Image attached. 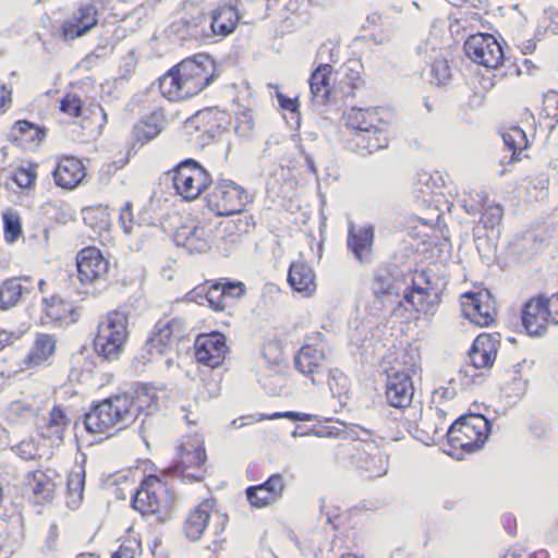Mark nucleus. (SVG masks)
I'll return each mask as SVG.
<instances>
[{
  "mask_svg": "<svg viewBox=\"0 0 558 558\" xmlns=\"http://www.w3.org/2000/svg\"><path fill=\"white\" fill-rule=\"evenodd\" d=\"M219 76L220 71L215 59L199 53L171 66L158 78V88L165 99L180 102L199 95Z\"/></svg>",
  "mask_w": 558,
  "mask_h": 558,
  "instance_id": "1",
  "label": "nucleus"
},
{
  "mask_svg": "<svg viewBox=\"0 0 558 558\" xmlns=\"http://www.w3.org/2000/svg\"><path fill=\"white\" fill-rule=\"evenodd\" d=\"M125 392L95 402L85 414V429L98 437H109L134 424Z\"/></svg>",
  "mask_w": 558,
  "mask_h": 558,
  "instance_id": "2",
  "label": "nucleus"
},
{
  "mask_svg": "<svg viewBox=\"0 0 558 558\" xmlns=\"http://www.w3.org/2000/svg\"><path fill=\"white\" fill-rule=\"evenodd\" d=\"M492 432L490 422L482 414L459 416L446 430L449 453L457 458L482 449Z\"/></svg>",
  "mask_w": 558,
  "mask_h": 558,
  "instance_id": "3",
  "label": "nucleus"
},
{
  "mask_svg": "<svg viewBox=\"0 0 558 558\" xmlns=\"http://www.w3.org/2000/svg\"><path fill=\"white\" fill-rule=\"evenodd\" d=\"M207 452L205 441L197 435H185L175 445L168 472L183 483H196L206 477Z\"/></svg>",
  "mask_w": 558,
  "mask_h": 558,
  "instance_id": "4",
  "label": "nucleus"
},
{
  "mask_svg": "<svg viewBox=\"0 0 558 558\" xmlns=\"http://www.w3.org/2000/svg\"><path fill=\"white\" fill-rule=\"evenodd\" d=\"M129 339V317L119 310L108 312L99 322L93 340L97 356L107 362L120 357Z\"/></svg>",
  "mask_w": 558,
  "mask_h": 558,
  "instance_id": "5",
  "label": "nucleus"
},
{
  "mask_svg": "<svg viewBox=\"0 0 558 558\" xmlns=\"http://www.w3.org/2000/svg\"><path fill=\"white\" fill-rule=\"evenodd\" d=\"M145 475L132 497L133 508L142 514L159 513L169 504L171 494L168 483V470H159L145 463Z\"/></svg>",
  "mask_w": 558,
  "mask_h": 558,
  "instance_id": "6",
  "label": "nucleus"
},
{
  "mask_svg": "<svg viewBox=\"0 0 558 558\" xmlns=\"http://www.w3.org/2000/svg\"><path fill=\"white\" fill-rule=\"evenodd\" d=\"M245 283L229 278L205 280L189 292L192 301L206 305L216 313H223L245 296Z\"/></svg>",
  "mask_w": 558,
  "mask_h": 558,
  "instance_id": "7",
  "label": "nucleus"
},
{
  "mask_svg": "<svg viewBox=\"0 0 558 558\" xmlns=\"http://www.w3.org/2000/svg\"><path fill=\"white\" fill-rule=\"evenodd\" d=\"M174 193L184 202L198 199L213 183L210 172L192 158L184 159L167 172Z\"/></svg>",
  "mask_w": 558,
  "mask_h": 558,
  "instance_id": "8",
  "label": "nucleus"
},
{
  "mask_svg": "<svg viewBox=\"0 0 558 558\" xmlns=\"http://www.w3.org/2000/svg\"><path fill=\"white\" fill-rule=\"evenodd\" d=\"M251 202L243 186L223 179L213 181L204 196L205 207L216 217L241 215Z\"/></svg>",
  "mask_w": 558,
  "mask_h": 558,
  "instance_id": "9",
  "label": "nucleus"
},
{
  "mask_svg": "<svg viewBox=\"0 0 558 558\" xmlns=\"http://www.w3.org/2000/svg\"><path fill=\"white\" fill-rule=\"evenodd\" d=\"M229 116L215 108L198 110L184 125L189 141L195 146L205 147L220 137L228 128Z\"/></svg>",
  "mask_w": 558,
  "mask_h": 558,
  "instance_id": "10",
  "label": "nucleus"
},
{
  "mask_svg": "<svg viewBox=\"0 0 558 558\" xmlns=\"http://www.w3.org/2000/svg\"><path fill=\"white\" fill-rule=\"evenodd\" d=\"M463 51L473 63L486 69L498 70L507 62L501 44L489 33L469 35L463 43Z\"/></svg>",
  "mask_w": 558,
  "mask_h": 558,
  "instance_id": "11",
  "label": "nucleus"
},
{
  "mask_svg": "<svg viewBox=\"0 0 558 558\" xmlns=\"http://www.w3.org/2000/svg\"><path fill=\"white\" fill-rule=\"evenodd\" d=\"M187 337V327L182 318L159 319L145 342V350L150 357L165 355Z\"/></svg>",
  "mask_w": 558,
  "mask_h": 558,
  "instance_id": "12",
  "label": "nucleus"
},
{
  "mask_svg": "<svg viewBox=\"0 0 558 558\" xmlns=\"http://www.w3.org/2000/svg\"><path fill=\"white\" fill-rule=\"evenodd\" d=\"M76 278L83 287H94L108 279L110 260L94 245L81 248L75 256Z\"/></svg>",
  "mask_w": 558,
  "mask_h": 558,
  "instance_id": "13",
  "label": "nucleus"
},
{
  "mask_svg": "<svg viewBox=\"0 0 558 558\" xmlns=\"http://www.w3.org/2000/svg\"><path fill=\"white\" fill-rule=\"evenodd\" d=\"M58 348V338L53 333L36 332L33 341L22 359L15 374L36 373L50 367L53 363Z\"/></svg>",
  "mask_w": 558,
  "mask_h": 558,
  "instance_id": "14",
  "label": "nucleus"
},
{
  "mask_svg": "<svg viewBox=\"0 0 558 558\" xmlns=\"http://www.w3.org/2000/svg\"><path fill=\"white\" fill-rule=\"evenodd\" d=\"M325 341L322 333L310 337L294 356L298 372L317 384L326 371Z\"/></svg>",
  "mask_w": 558,
  "mask_h": 558,
  "instance_id": "15",
  "label": "nucleus"
},
{
  "mask_svg": "<svg viewBox=\"0 0 558 558\" xmlns=\"http://www.w3.org/2000/svg\"><path fill=\"white\" fill-rule=\"evenodd\" d=\"M400 306L410 312L409 319H418L421 314H426L433 306V284L427 274L415 270L411 284L405 289Z\"/></svg>",
  "mask_w": 558,
  "mask_h": 558,
  "instance_id": "16",
  "label": "nucleus"
},
{
  "mask_svg": "<svg viewBox=\"0 0 558 558\" xmlns=\"http://www.w3.org/2000/svg\"><path fill=\"white\" fill-rule=\"evenodd\" d=\"M22 496L32 505L45 506L52 502L57 483L50 470L27 471L21 481Z\"/></svg>",
  "mask_w": 558,
  "mask_h": 558,
  "instance_id": "17",
  "label": "nucleus"
},
{
  "mask_svg": "<svg viewBox=\"0 0 558 558\" xmlns=\"http://www.w3.org/2000/svg\"><path fill=\"white\" fill-rule=\"evenodd\" d=\"M99 21V10L95 2H78L71 15L59 27L60 37L64 41H73L88 34Z\"/></svg>",
  "mask_w": 558,
  "mask_h": 558,
  "instance_id": "18",
  "label": "nucleus"
},
{
  "mask_svg": "<svg viewBox=\"0 0 558 558\" xmlns=\"http://www.w3.org/2000/svg\"><path fill=\"white\" fill-rule=\"evenodd\" d=\"M460 304L463 315L476 326H490L497 317L495 300L487 290L461 294Z\"/></svg>",
  "mask_w": 558,
  "mask_h": 558,
  "instance_id": "19",
  "label": "nucleus"
},
{
  "mask_svg": "<svg viewBox=\"0 0 558 558\" xmlns=\"http://www.w3.org/2000/svg\"><path fill=\"white\" fill-rule=\"evenodd\" d=\"M395 114L391 109L384 106L351 107L345 112L347 126L356 133L369 132L383 126H391Z\"/></svg>",
  "mask_w": 558,
  "mask_h": 558,
  "instance_id": "20",
  "label": "nucleus"
},
{
  "mask_svg": "<svg viewBox=\"0 0 558 558\" xmlns=\"http://www.w3.org/2000/svg\"><path fill=\"white\" fill-rule=\"evenodd\" d=\"M229 354L226 336L220 331H211L196 336L194 341L195 360L209 368L223 364Z\"/></svg>",
  "mask_w": 558,
  "mask_h": 558,
  "instance_id": "21",
  "label": "nucleus"
},
{
  "mask_svg": "<svg viewBox=\"0 0 558 558\" xmlns=\"http://www.w3.org/2000/svg\"><path fill=\"white\" fill-rule=\"evenodd\" d=\"M51 174L56 186L64 191H73L86 180L88 172L83 159L63 154L56 158Z\"/></svg>",
  "mask_w": 558,
  "mask_h": 558,
  "instance_id": "22",
  "label": "nucleus"
},
{
  "mask_svg": "<svg viewBox=\"0 0 558 558\" xmlns=\"http://www.w3.org/2000/svg\"><path fill=\"white\" fill-rule=\"evenodd\" d=\"M216 508L217 499L213 496L202 498L193 505L182 522L184 536L192 542L199 541L208 529Z\"/></svg>",
  "mask_w": 558,
  "mask_h": 558,
  "instance_id": "23",
  "label": "nucleus"
},
{
  "mask_svg": "<svg viewBox=\"0 0 558 558\" xmlns=\"http://www.w3.org/2000/svg\"><path fill=\"white\" fill-rule=\"evenodd\" d=\"M308 84L311 100L318 106L330 105L340 94L333 68L329 63L318 64L311 73Z\"/></svg>",
  "mask_w": 558,
  "mask_h": 558,
  "instance_id": "24",
  "label": "nucleus"
},
{
  "mask_svg": "<svg viewBox=\"0 0 558 558\" xmlns=\"http://www.w3.org/2000/svg\"><path fill=\"white\" fill-rule=\"evenodd\" d=\"M287 486L286 477L280 473H275L265 482L248 486L245 489L246 499L253 508H266L283 497Z\"/></svg>",
  "mask_w": 558,
  "mask_h": 558,
  "instance_id": "25",
  "label": "nucleus"
},
{
  "mask_svg": "<svg viewBox=\"0 0 558 558\" xmlns=\"http://www.w3.org/2000/svg\"><path fill=\"white\" fill-rule=\"evenodd\" d=\"M43 319L53 326H70L78 319V307L61 294L44 296L41 301Z\"/></svg>",
  "mask_w": 558,
  "mask_h": 558,
  "instance_id": "26",
  "label": "nucleus"
},
{
  "mask_svg": "<svg viewBox=\"0 0 558 558\" xmlns=\"http://www.w3.org/2000/svg\"><path fill=\"white\" fill-rule=\"evenodd\" d=\"M521 324L530 336H542L550 325L545 294L529 298L521 307Z\"/></svg>",
  "mask_w": 558,
  "mask_h": 558,
  "instance_id": "27",
  "label": "nucleus"
},
{
  "mask_svg": "<svg viewBox=\"0 0 558 558\" xmlns=\"http://www.w3.org/2000/svg\"><path fill=\"white\" fill-rule=\"evenodd\" d=\"M175 243L184 247L191 254L208 252L210 248V225L198 221L195 225H183L175 230Z\"/></svg>",
  "mask_w": 558,
  "mask_h": 558,
  "instance_id": "28",
  "label": "nucleus"
},
{
  "mask_svg": "<svg viewBox=\"0 0 558 558\" xmlns=\"http://www.w3.org/2000/svg\"><path fill=\"white\" fill-rule=\"evenodd\" d=\"M287 282L293 292L303 298H311L317 290V274L307 259L300 257L291 262Z\"/></svg>",
  "mask_w": 558,
  "mask_h": 558,
  "instance_id": "29",
  "label": "nucleus"
},
{
  "mask_svg": "<svg viewBox=\"0 0 558 558\" xmlns=\"http://www.w3.org/2000/svg\"><path fill=\"white\" fill-rule=\"evenodd\" d=\"M47 137V129L28 120H19L9 131L10 143L26 151H37Z\"/></svg>",
  "mask_w": 558,
  "mask_h": 558,
  "instance_id": "30",
  "label": "nucleus"
},
{
  "mask_svg": "<svg viewBox=\"0 0 558 558\" xmlns=\"http://www.w3.org/2000/svg\"><path fill=\"white\" fill-rule=\"evenodd\" d=\"M71 418L66 410L61 404H54L37 425V433L52 446H59L63 442L65 432L69 428Z\"/></svg>",
  "mask_w": 558,
  "mask_h": 558,
  "instance_id": "31",
  "label": "nucleus"
},
{
  "mask_svg": "<svg viewBox=\"0 0 558 558\" xmlns=\"http://www.w3.org/2000/svg\"><path fill=\"white\" fill-rule=\"evenodd\" d=\"M413 379L397 374H385L384 396L387 404L404 410L412 404L414 397Z\"/></svg>",
  "mask_w": 558,
  "mask_h": 558,
  "instance_id": "32",
  "label": "nucleus"
},
{
  "mask_svg": "<svg viewBox=\"0 0 558 558\" xmlns=\"http://www.w3.org/2000/svg\"><path fill=\"white\" fill-rule=\"evenodd\" d=\"M352 459L355 468L367 480H374L387 473L388 459L375 446L357 450Z\"/></svg>",
  "mask_w": 558,
  "mask_h": 558,
  "instance_id": "33",
  "label": "nucleus"
},
{
  "mask_svg": "<svg viewBox=\"0 0 558 558\" xmlns=\"http://www.w3.org/2000/svg\"><path fill=\"white\" fill-rule=\"evenodd\" d=\"M129 409L135 422L140 415H151L158 409V390L151 384H140L132 393L125 392Z\"/></svg>",
  "mask_w": 558,
  "mask_h": 558,
  "instance_id": "34",
  "label": "nucleus"
},
{
  "mask_svg": "<svg viewBox=\"0 0 558 558\" xmlns=\"http://www.w3.org/2000/svg\"><path fill=\"white\" fill-rule=\"evenodd\" d=\"M374 242L375 231L373 226H349L347 239L348 248L360 263L371 262Z\"/></svg>",
  "mask_w": 558,
  "mask_h": 558,
  "instance_id": "35",
  "label": "nucleus"
},
{
  "mask_svg": "<svg viewBox=\"0 0 558 558\" xmlns=\"http://www.w3.org/2000/svg\"><path fill=\"white\" fill-rule=\"evenodd\" d=\"M498 347L499 341L494 336L486 332L480 333L469 350V357L474 368H490L496 361Z\"/></svg>",
  "mask_w": 558,
  "mask_h": 558,
  "instance_id": "36",
  "label": "nucleus"
},
{
  "mask_svg": "<svg viewBox=\"0 0 558 558\" xmlns=\"http://www.w3.org/2000/svg\"><path fill=\"white\" fill-rule=\"evenodd\" d=\"M33 289L29 276H16L4 279L0 283V310L7 311L17 305Z\"/></svg>",
  "mask_w": 558,
  "mask_h": 558,
  "instance_id": "37",
  "label": "nucleus"
},
{
  "mask_svg": "<svg viewBox=\"0 0 558 558\" xmlns=\"http://www.w3.org/2000/svg\"><path fill=\"white\" fill-rule=\"evenodd\" d=\"M241 19L236 5L231 3L218 4L211 13L210 28L214 35L227 37L231 35Z\"/></svg>",
  "mask_w": 558,
  "mask_h": 558,
  "instance_id": "38",
  "label": "nucleus"
},
{
  "mask_svg": "<svg viewBox=\"0 0 558 558\" xmlns=\"http://www.w3.org/2000/svg\"><path fill=\"white\" fill-rule=\"evenodd\" d=\"M163 118L158 113H150L140 119L132 128L131 140L133 147H142L155 140L162 131Z\"/></svg>",
  "mask_w": 558,
  "mask_h": 558,
  "instance_id": "39",
  "label": "nucleus"
},
{
  "mask_svg": "<svg viewBox=\"0 0 558 558\" xmlns=\"http://www.w3.org/2000/svg\"><path fill=\"white\" fill-rule=\"evenodd\" d=\"M505 145L511 150L510 163L527 158L525 153L531 145L527 134L519 125L504 126L500 131Z\"/></svg>",
  "mask_w": 558,
  "mask_h": 558,
  "instance_id": "40",
  "label": "nucleus"
},
{
  "mask_svg": "<svg viewBox=\"0 0 558 558\" xmlns=\"http://www.w3.org/2000/svg\"><path fill=\"white\" fill-rule=\"evenodd\" d=\"M390 128L383 126L369 132L356 133L354 138L355 149L362 155H371L387 148Z\"/></svg>",
  "mask_w": 558,
  "mask_h": 558,
  "instance_id": "41",
  "label": "nucleus"
},
{
  "mask_svg": "<svg viewBox=\"0 0 558 558\" xmlns=\"http://www.w3.org/2000/svg\"><path fill=\"white\" fill-rule=\"evenodd\" d=\"M38 169L39 163L37 161H23L11 170L8 180L21 192H33L37 185Z\"/></svg>",
  "mask_w": 558,
  "mask_h": 558,
  "instance_id": "42",
  "label": "nucleus"
},
{
  "mask_svg": "<svg viewBox=\"0 0 558 558\" xmlns=\"http://www.w3.org/2000/svg\"><path fill=\"white\" fill-rule=\"evenodd\" d=\"M421 372L420 356L408 349L396 352L392 363L385 368V374L393 373L413 379Z\"/></svg>",
  "mask_w": 558,
  "mask_h": 558,
  "instance_id": "43",
  "label": "nucleus"
},
{
  "mask_svg": "<svg viewBox=\"0 0 558 558\" xmlns=\"http://www.w3.org/2000/svg\"><path fill=\"white\" fill-rule=\"evenodd\" d=\"M85 477L83 465H76L68 473L65 502L71 509L78 508L84 500Z\"/></svg>",
  "mask_w": 558,
  "mask_h": 558,
  "instance_id": "44",
  "label": "nucleus"
},
{
  "mask_svg": "<svg viewBox=\"0 0 558 558\" xmlns=\"http://www.w3.org/2000/svg\"><path fill=\"white\" fill-rule=\"evenodd\" d=\"M444 422L436 415H422L416 425V438L426 445L436 444L444 434Z\"/></svg>",
  "mask_w": 558,
  "mask_h": 558,
  "instance_id": "45",
  "label": "nucleus"
},
{
  "mask_svg": "<svg viewBox=\"0 0 558 558\" xmlns=\"http://www.w3.org/2000/svg\"><path fill=\"white\" fill-rule=\"evenodd\" d=\"M84 223L95 232L109 231L111 228L110 211L107 206L93 205L82 210Z\"/></svg>",
  "mask_w": 558,
  "mask_h": 558,
  "instance_id": "46",
  "label": "nucleus"
},
{
  "mask_svg": "<svg viewBox=\"0 0 558 558\" xmlns=\"http://www.w3.org/2000/svg\"><path fill=\"white\" fill-rule=\"evenodd\" d=\"M541 123L553 129L558 123V92L550 90L543 95L537 109Z\"/></svg>",
  "mask_w": 558,
  "mask_h": 558,
  "instance_id": "47",
  "label": "nucleus"
},
{
  "mask_svg": "<svg viewBox=\"0 0 558 558\" xmlns=\"http://www.w3.org/2000/svg\"><path fill=\"white\" fill-rule=\"evenodd\" d=\"M372 291L379 300L397 295L395 292V277L387 267H380L374 272Z\"/></svg>",
  "mask_w": 558,
  "mask_h": 558,
  "instance_id": "48",
  "label": "nucleus"
},
{
  "mask_svg": "<svg viewBox=\"0 0 558 558\" xmlns=\"http://www.w3.org/2000/svg\"><path fill=\"white\" fill-rule=\"evenodd\" d=\"M430 82L437 86L447 85L452 78V71L446 54L437 53L429 63Z\"/></svg>",
  "mask_w": 558,
  "mask_h": 558,
  "instance_id": "49",
  "label": "nucleus"
},
{
  "mask_svg": "<svg viewBox=\"0 0 558 558\" xmlns=\"http://www.w3.org/2000/svg\"><path fill=\"white\" fill-rule=\"evenodd\" d=\"M3 239L8 244L15 243L23 234L21 215L13 209L2 213Z\"/></svg>",
  "mask_w": 558,
  "mask_h": 558,
  "instance_id": "50",
  "label": "nucleus"
},
{
  "mask_svg": "<svg viewBox=\"0 0 558 558\" xmlns=\"http://www.w3.org/2000/svg\"><path fill=\"white\" fill-rule=\"evenodd\" d=\"M362 74L361 65H359V69L348 66L345 70L347 83H339L340 95L343 97H354L356 90L363 88L365 85V81Z\"/></svg>",
  "mask_w": 558,
  "mask_h": 558,
  "instance_id": "51",
  "label": "nucleus"
},
{
  "mask_svg": "<svg viewBox=\"0 0 558 558\" xmlns=\"http://www.w3.org/2000/svg\"><path fill=\"white\" fill-rule=\"evenodd\" d=\"M143 553L142 541L134 531H128L119 548L113 553L119 558H140Z\"/></svg>",
  "mask_w": 558,
  "mask_h": 558,
  "instance_id": "52",
  "label": "nucleus"
},
{
  "mask_svg": "<svg viewBox=\"0 0 558 558\" xmlns=\"http://www.w3.org/2000/svg\"><path fill=\"white\" fill-rule=\"evenodd\" d=\"M255 122L251 109H242L235 112L234 132L239 137L248 138L254 134Z\"/></svg>",
  "mask_w": 558,
  "mask_h": 558,
  "instance_id": "53",
  "label": "nucleus"
},
{
  "mask_svg": "<svg viewBox=\"0 0 558 558\" xmlns=\"http://www.w3.org/2000/svg\"><path fill=\"white\" fill-rule=\"evenodd\" d=\"M264 360L272 365H278L283 359V345L278 339H267L262 344Z\"/></svg>",
  "mask_w": 558,
  "mask_h": 558,
  "instance_id": "54",
  "label": "nucleus"
},
{
  "mask_svg": "<svg viewBox=\"0 0 558 558\" xmlns=\"http://www.w3.org/2000/svg\"><path fill=\"white\" fill-rule=\"evenodd\" d=\"M60 110L69 117L80 118L83 113V101L77 95L66 93L60 99Z\"/></svg>",
  "mask_w": 558,
  "mask_h": 558,
  "instance_id": "55",
  "label": "nucleus"
},
{
  "mask_svg": "<svg viewBox=\"0 0 558 558\" xmlns=\"http://www.w3.org/2000/svg\"><path fill=\"white\" fill-rule=\"evenodd\" d=\"M279 418H288L293 422H311L316 418L314 414L310 413H302V412H294V411H286V412H274L270 414H259L257 421H272V420H279Z\"/></svg>",
  "mask_w": 558,
  "mask_h": 558,
  "instance_id": "56",
  "label": "nucleus"
},
{
  "mask_svg": "<svg viewBox=\"0 0 558 558\" xmlns=\"http://www.w3.org/2000/svg\"><path fill=\"white\" fill-rule=\"evenodd\" d=\"M502 211L499 207H488L481 214L480 222L487 229H495L501 223Z\"/></svg>",
  "mask_w": 558,
  "mask_h": 558,
  "instance_id": "57",
  "label": "nucleus"
},
{
  "mask_svg": "<svg viewBox=\"0 0 558 558\" xmlns=\"http://www.w3.org/2000/svg\"><path fill=\"white\" fill-rule=\"evenodd\" d=\"M119 222L126 234L132 232L135 225V219L133 214V204L131 202H126L121 207L119 213Z\"/></svg>",
  "mask_w": 558,
  "mask_h": 558,
  "instance_id": "58",
  "label": "nucleus"
},
{
  "mask_svg": "<svg viewBox=\"0 0 558 558\" xmlns=\"http://www.w3.org/2000/svg\"><path fill=\"white\" fill-rule=\"evenodd\" d=\"M205 16L202 13H197L195 15L182 16L180 23L182 28L192 35L198 34V28L204 24Z\"/></svg>",
  "mask_w": 558,
  "mask_h": 558,
  "instance_id": "59",
  "label": "nucleus"
},
{
  "mask_svg": "<svg viewBox=\"0 0 558 558\" xmlns=\"http://www.w3.org/2000/svg\"><path fill=\"white\" fill-rule=\"evenodd\" d=\"M17 454L25 460H33L38 456V449L33 440H23L16 446Z\"/></svg>",
  "mask_w": 558,
  "mask_h": 558,
  "instance_id": "60",
  "label": "nucleus"
},
{
  "mask_svg": "<svg viewBox=\"0 0 558 558\" xmlns=\"http://www.w3.org/2000/svg\"><path fill=\"white\" fill-rule=\"evenodd\" d=\"M545 302L550 324L558 325V293L551 295L545 294Z\"/></svg>",
  "mask_w": 558,
  "mask_h": 558,
  "instance_id": "61",
  "label": "nucleus"
},
{
  "mask_svg": "<svg viewBox=\"0 0 558 558\" xmlns=\"http://www.w3.org/2000/svg\"><path fill=\"white\" fill-rule=\"evenodd\" d=\"M12 105V89L0 84V111H5Z\"/></svg>",
  "mask_w": 558,
  "mask_h": 558,
  "instance_id": "62",
  "label": "nucleus"
},
{
  "mask_svg": "<svg viewBox=\"0 0 558 558\" xmlns=\"http://www.w3.org/2000/svg\"><path fill=\"white\" fill-rule=\"evenodd\" d=\"M278 101L282 109H286L290 112H296L299 109L298 98H290L287 95L278 94Z\"/></svg>",
  "mask_w": 558,
  "mask_h": 558,
  "instance_id": "63",
  "label": "nucleus"
},
{
  "mask_svg": "<svg viewBox=\"0 0 558 558\" xmlns=\"http://www.w3.org/2000/svg\"><path fill=\"white\" fill-rule=\"evenodd\" d=\"M236 227L240 232L247 233L251 229L255 227V223L251 218L244 217L236 220Z\"/></svg>",
  "mask_w": 558,
  "mask_h": 558,
  "instance_id": "64",
  "label": "nucleus"
}]
</instances>
